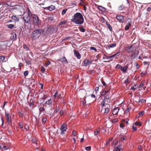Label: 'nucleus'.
<instances>
[{
	"label": "nucleus",
	"mask_w": 151,
	"mask_h": 151,
	"mask_svg": "<svg viewBox=\"0 0 151 151\" xmlns=\"http://www.w3.org/2000/svg\"><path fill=\"white\" fill-rule=\"evenodd\" d=\"M144 111H140L139 112V114L140 116L141 115L142 116L143 114H144Z\"/></svg>",
	"instance_id": "61"
},
{
	"label": "nucleus",
	"mask_w": 151,
	"mask_h": 151,
	"mask_svg": "<svg viewBox=\"0 0 151 151\" xmlns=\"http://www.w3.org/2000/svg\"><path fill=\"white\" fill-rule=\"evenodd\" d=\"M23 48L24 49H26L28 51L29 50V48L25 44L23 45Z\"/></svg>",
	"instance_id": "42"
},
{
	"label": "nucleus",
	"mask_w": 151,
	"mask_h": 151,
	"mask_svg": "<svg viewBox=\"0 0 151 151\" xmlns=\"http://www.w3.org/2000/svg\"><path fill=\"white\" fill-rule=\"evenodd\" d=\"M127 20L128 21V22L127 24L126 25L130 26L132 24V21L131 19L130 18H128Z\"/></svg>",
	"instance_id": "21"
},
{
	"label": "nucleus",
	"mask_w": 151,
	"mask_h": 151,
	"mask_svg": "<svg viewBox=\"0 0 151 151\" xmlns=\"http://www.w3.org/2000/svg\"><path fill=\"white\" fill-rule=\"evenodd\" d=\"M124 6L123 4H122L118 7V9L119 10L121 11L124 8Z\"/></svg>",
	"instance_id": "33"
},
{
	"label": "nucleus",
	"mask_w": 151,
	"mask_h": 151,
	"mask_svg": "<svg viewBox=\"0 0 151 151\" xmlns=\"http://www.w3.org/2000/svg\"><path fill=\"white\" fill-rule=\"evenodd\" d=\"M139 53V52L138 51L137 53H132L130 56V57L131 59H134L136 57H137V55Z\"/></svg>",
	"instance_id": "14"
},
{
	"label": "nucleus",
	"mask_w": 151,
	"mask_h": 151,
	"mask_svg": "<svg viewBox=\"0 0 151 151\" xmlns=\"http://www.w3.org/2000/svg\"><path fill=\"white\" fill-rule=\"evenodd\" d=\"M39 109L40 112V115L41 114V113L43 112H45V109L44 107H42L39 106Z\"/></svg>",
	"instance_id": "19"
},
{
	"label": "nucleus",
	"mask_w": 151,
	"mask_h": 151,
	"mask_svg": "<svg viewBox=\"0 0 151 151\" xmlns=\"http://www.w3.org/2000/svg\"><path fill=\"white\" fill-rule=\"evenodd\" d=\"M5 116L6 117V120L7 121H11L12 119L11 117L9 116V114L6 113V112H5Z\"/></svg>",
	"instance_id": "16"
},
{
	"label": "nucleus",
	"mask_w": 151,
	"mask_h": 151,
	"mask_svg": "<svg viewBox=\"0 0 151 151\" xmlns=\"http://www.w3.org/2000/svg\"><path fill=\"white\" fill-rule=\"evenodd\" d=\"M24 60L26 63L28 65H31V60H30V58H25Z\"/></svg>",
	"instance_id": "15"
},
{
	"label": "nucleus",
	"mask_w": 151,
	"mask_h": 151,
	"mask_svg": "<svg viewBox=\"0 0 151 151\" xmlns=\"http://www.w3.org/2000/svg\"><path fill=\"white\" fill-rule=\"evenodd\" d=\"M79 30L80 31L82 32H85V29L83 27H80L79 28Z\"/></svg>",
	"instance_id": "48"
},
{
	"label": "nucleus",
	"mask_w": 151,
	"mask_h": 151,
	"mask_svg": "<svg viewBox=\"0 0 151 151\" xmlns=\"http://www.w3.org/2000/svg\"><path fill=\"white\" fill-rule=\"evenodd\" d=\"M86 97H85V96L84 97V100H83V101H82V104H83V105L85 104L86 103Z\"/></svg>",
	"instance_id": "49"
},
{
	"label": "nucleus",
	"mask_w": 151,
	"mask_h": 151,
	"mask_svg": "<svg viewBox=\"0 0 151 151\" xmlns=\"http://www.w3.org/2000/svg\"><path fill=\"white\" fill-rule=\"evenodd\" d=\"M52 103V101L51 99H50L48 101H46L44 103V105L46 106V105H50Z\"/></svg>",
	"instance_id": "18"
},
{
	"label": "nucleus",
	"mask_w": 151,
	"mask_h": 151,
	"mask_svg": "<svg viewBox=\"0 0 151 151\" xmlns=\"http://www.w3.org/2000/svg\"><path fill=\"white\" fill-rule=\"evenodd\" d=\"M11 18L12 19L16 21L17 22H18L19 21V19L16 16H12L11 17Z\"/></svg>",
	"instance_id": "20"
},
{
	"label": "nucleus",
	"mask_w": 151,
	"mask_h": 151,
	"mask_svg": "<svg viewBox=\"0 0 151 151\" xmlns=\"http://www.w3.org/2000/svg\"><path fill=\"white\" fill-rule=\"evenodd\" d=\"M129 26H127V25H126L125 27V30L126 31H127L129 29Z\"/></svg>",
	"instance_id": "55"
},
{
	"label": "nucleus",
	"mask_w": 151,
	"mask_h": 151,
	"mask_svg": "<svg viewBox=\"0 0 151 151\" xmlns=\"http://www.w3.org/2000/svg\"><path fill=\"white\" fill-rule=\"evenodd\" d=\"M116 18L120 22L123 23L124 22V19L123 16L122 15H117Z\"/></svg>",
	"instance_id": "5"
},
{
	"label": "nucleus",
	"mask_w": 151,
	"mask_h": 151,
	"mask_svg": "<svg viewBox=\"0 0 151 151\" xmlns=\"http://www.w3.org/2000/svg\"><path fill=\"white\" fill-rule=\"evenodd\" d=\"M112 139H109V140L106 142V145H108L109 144L111 141Z\"/></svg>",
	"instance_id": "44"
},
{
	"label": "nucleus",
	"mask_w": 151,
	"mask_h": 151,
	"mask_svg": "<svg viewBox=\"0 0 151 151\" xmlns=\"http://www.w3.org/2000/svg\"><path fill=\"white\" fill-rule=\"evenodd\" d=\"M45 70V68L42 66L41 67V71L42 73H43L44 72Z\"/></svg>",
	"instance_id": "58"
},
{
	"label": "nucleus",
	"mask_w": 151,
	"mask_h": 151,
	"mask_svg": "<svg viewBox=\"0 0 151 151\" xmlns=\"http://www.w3.org/2000/svg\"><path fill=\"white\" fill-rule=\"evenodd\" d=\"M109 93V91H105V90H103L102 91L101 94V96H104L106 95L107 93Z\"/></svg>",
	"instance_id": "22"
},
{
	"label": "nucleus",
	"mask_w": 151,
	"mask_h": 151,
	"mask_svg": "<svg viewBox=\"0 0 151 151\" xmlns=\"http://www.w3.org/2000/svg\"><path fill=\"white\" fill-rule=\"evenodd\" d=\"M132 46L133 45H132L130 46H128L126 48V51L128 53H130L133 52V50L132 49Z\"/></svg>",
	"instance_id": "10"
},
{
	"label": "nucleus",
	"mask_w": 151,
	"mask_h": 151,
	"mask_svg": "<svg viewBox=\"0 0 151 151\" xmlns=\"http://www.w3.org/2000/svg\"><path fill=\"white\" fill-rule=\"evenodd\" d=\"M90 49L92 50H94L95 52H97V50L96 48L94 47H90Z\"/></svg>",
	"instance_id": "52"
},
{
	"label": "nucleus",
	"mask_w": 151,
	"mask_h": 151,
	"mask_svg": "<svg viewBox=\"0 0 151 151\" xmlns=\"http://www.w3.org/2000/svg\"><path fill=\"white\" fill-rule=\"evenodd\" d=\"M52 33V30L51 29L49 28H47L46 31L45 32H43V34L44 35L46 36L48 35L51 34Z\"/></svg>",
	"instance_id": "7"
},
{
	"label": "nucleus",
	"mask_w": 151,
	"mask_h": 151,
	"mask_svg": "<svg viewBox=\"0 0 151 151\" xmlns=\"http://www.w3.org/2000/svg\"><path fill=\"white\" fill-rule=\"evenodd\" d=\"M105 102L102 101L101 103V107L102 109L103 108L104 106H105Z\"/></svg>",
	"instance_id": "62"
},
{
	"label": "nucleus",
	"mask_w": 151,
	"mask_h": 151,
	"mask_svg": "<svg viewBox=\"0 0 151 151\" xmlns=\"http://www.w3.org/2000/svg\"><path fill=\"white\" fill-rule=\"evenodd\" d=\"M98 8L100 11H101L102 12H105L106 10L105 8L100 6H98Z\"/></svg>",
	"instance_id": "17"
},
{
	"label": "nucleus",
	"mask_w": 151,
	"mask_h": 151,
	"mask_svg": "<svg viewBox=\"0 0 151 151\" xmlns=\"http://www.w3.org/2000/svg\"><path fill=\"white\" fill-rule=\"evenodd\" d=\"M118 122V120L117 118L114 119L112 121V122L113 123H115Z\"/></svg>",
	"instance_id": "59"
},
{
	"label": "nucleus",
	"mask_w": 151,
	"mask_h": 151,
	"mask_svg": "<svg viewBox=\"0 0 151 151\" xmlns=\"http://www.w3.org/2000/svg\"><path fill=\"white\" fill-rule=\"evenodd\" d=\"M17 35L16 34L15 32L12 33L10 37V39L13 41H14L15 39H16Z\"/></svg>",
	"instance_id": "11"
},
{
	"label": "nucleus",
	"mask_w": 151,
	"mask_h": 151,
	"mask_svg": "<svg viewBox=\"0 0 151 151\" xmlns=\"http://www.w3.org/2000/svg\"><path fill=\"white\" fill-rule=\"evenodd\" d=\"M138 101H138L139 102H141V103H144V102H145V101H146L145 100V99H139V98Z\"/></svg>",
	"instance_id": "46"
},
{
	"label": "nucleus",
	"mask_w": 151,
	"mask_h": 151,
	"mask_svg": "<svg viewBox=\"0 0 151 151\" xmlns=\"http://www.w3.org/2000/svg\"><path fill=\"white\" fill-rule=\"evenodd\" d=\"M99 132H100V131L97 130L96 131H95L94 132V135L95 136H96L97 135V134Z\"/></svg>",
	"instance_id": "56"
},
{
	"label": "nucleus",
	"mask_w": 151,
	"mask_h": 151,
	"mask_svg": "<svg viewBox=\"0 0 151 151\" xmlns=\"http://www.w3.org/2000/svg\"><path fill=\"white\" fill-rule=\"evenodd\" d=\"M7 27L10 29H12L13 28L14 25L13 24H10L6 25Z\"/></svg>",
	"instance_id": "32"
},
{
	"label": "nucleus",
	"mask_w": 151,
	"mask_h": 151,
	"mask_svg": "<svg viewBox=\"0 0 151 151\" xmlns=\"http://www.w3.org/2000/svg\"><path fill=\"white\" fill-rule=\"evenodd\" d=\"M3 149H4L5 150H7L9 149V148L8 147H6V146H3Z\"/></svg>",
	"instance_id": "64"
},
{
	"label": "nucleus",
	"mask_w": 151,
	"mask_h": 151,
	"mask_svg": "<svg viewBox=\"0 0 151 151\" xmlns=\"http://www.w3.org/2000/svg\"><path fill=\"white\" fill-rule=\"evenodd\" d=\"M27 11L28 12V14L27 15H29V16H30L32 17V15L33 14H32V13L31 12V11H30L29 9V8H27Z\"/></svg>",
	"instance_id": "35"
},
{
	"label": "nucleus",
	"mask_w": 151,
	"mask_h": 151,
	"mask_svg": "<svg viewBox=\"0 0 151 151\" xmlns=\"http://www.w3.org/2000/svg\"><path fill=\"white\" fill-rule=\"evenodd\" d=\"M71 21L76 24L81 25L83 23L84 19L82 14L77 12L74 14Z\"/></svg>",
	"instance_id": "1"
},
{
	"label": "nucleus",
	"mask_w": 151,
	"mask_h": 151,
	"mask_svg": "<svg viewBox=\"0 0 151 151\" xmlns=\"http://www.w3.org/2000/svg\"><path fill=\"white\" fill-rule=\"evenodd\" d=\"M119 110V107L115 108L113 109V114L115 115L118 112Z\"/></svg>",
	"instance_id": "13"
},
{
	"label": "nucleus",
	"mask_w": 151,
	"mask_h": 151,
	"mask_svg": "<svg viewBox=\"0 0 151 151\" xmlns=\"http://www.w3.org/2000/svg\"><path fill=\"white\" fill-rule=\"evenodd\" d=\"M67 23V21L66 20L63 21L61 22H60L59 23V25H62L63 24H64Z\"/></svg>",
	"instance_id": "39"
},
{
	"label": "nucleus",
	"mask_w": 151,
	"mask_h": 151,
	"mask_svg": "<svg viewBox=\"0 0 151 151\" xmlns=\"http://www.w3.org/2000/svg\"><path fill=\"white\" fill-rule=\"evenodd\" d=\"M47 120V119L46 118H44L42 119V124L43 125H44L45 123L46 122Z\"/></svg>",
	"instance_id": "34"
},
{
	"label": "nucleus",
	"mask_w": 151,
	"mask_h": 151,
	"mask_svg": "<svg viewBox=\"0 0 151 151\" xmlns=\"http://www.w3.org/2000/svg\"><path fill=\"white\" fill-rule=\"evenodd\" d=\"M128 68L127 66H124V67H122V68H121V70L123 72H126Z\"/></svg>",
	"instance_id": "23"
},
{
	"label": "nucleus",
	"mask_w": 151,
	"mask_h": 151,
	"mask_svg": "<svg viewBox=\"0 0 151 151\" xmlns=\"http://www.w3.org/2000/svg\"><path fill=\"white\" fill-rule=\"evenodd\" d=\"M116 44L115 43H113L111 44L108 47V49H109L111 48H113L116 46Z\"/></svg>",
	"instance_id": "27"
},
{
	"label": "nucleus",
	"mask_w": 151,
	"mask_h": 151,
	"mask_svg": "<svg viewBox=\"0 0 151 151\" xmlns=\"http://www.w3.org/2000/svg\"><path fill=\"white\" fill-rule=\"evenodd\" d=\"M44 31L40 29L35 30L31 34V38L32 40H35L38 38L42 34Z\"/></svg>",
	"instance_id": "2"
},
{
	"label": "nucleus",
	"mask_w": 151,
	"mask_h": 151,
	"mask_svg": "<svg viewBox=\"0 0 151 151\" xmlns=\"http://www.w3.org/2000/svg\"><path fill=\"white\" fill-rule=\"evenodd\" d=\"M114 148H116V150H122V149L121 147V145H119L116 147H115Z\"/></svg>",
	"instance_id": "40"
},
{
	"label": "nucleus",
	"mask_w": 151,
	"mask_h": 151,
	"mask_svg": "<svg viewBox=\"0 0 151 151\" xmlns=\"http://www.w3.org/2000/svg\"><path fill=\"white\" fill-rule=\"evenodd\" d=\"M45 95H44L43 97L42 98H40V101L41 103H43L45 101V100L46 98Z\"/></svg>",
	"instance_id": "24"
},
{
	"label": "nucleus",
	"mask_w": 151,
	"mask_h": 151,
	"mask_svg": "<svg viewBox=\"0 0 151 151\" xmlns=\"http://www.w3.org/2000/svg\"><path fill=\"white\" fill-rule=\"evenodd\" d=\"M67 128V124L66 123H63L61 125L60 130L64 132L66 131Z\"/></svg>",
	"instance_id": "8"
},
{
	"label": "nucleus",
	"mask_w": 151,
	"mask_h": 151,
	"mask_svg": "<svg viewBox=\"0 0 151 151\" xmlns=\"http://www.w3.org/2000/svg\"><path fill=\"white\" fill-rule=\"evenodd\" d=\"M83 62L84 65L86 66L91 64L92 63V61L91 60H90L85 59L83 61Z\"/></svg>",
	"instance_id": "6"
},
{
	"label": "nucleus",
	"mask_w": 151,
	"mask_h": 151,
	"mask_svg": "<svg viewBox=\"0 0 151 151\" xmlns=\"http://www.w3.org/2000/svg\"><path fill=\"white\" fill-rule=\"evenodd\" d=\"M73 52L74 53V56L76 57L77 59H80L81 58V54L78 52L76 51V50H74Z\"/></svg>",
	"instance_id": "9"
},
{
	"label": "nucleus",
	"mask_w": 151,
	"mask_h": 151,
	"mask_svg": "<svg viewBox=\"0 0 151 151\" xmlns=\"http://www.w3.org/2000/svg\"><path fill=\"white\" fill-rule=\"evenodd\" d=\"M32 17L33 18V23L35 25L39 26L41 25V21L39 20L37 15L33 14Z\"/></svg>",
	"instance_id": "3"
},
{
	"label": "nucleus",
	"mask_w": 151,
	"mask_h": 151,
	"mask_svg": "<svg viewBox=\"0 0 151 151\" xmlns=\"http://www.w3.org/2000/svg\"><path fill=\"white\" fill-rule=\"evenodd\" d=\"M32 141L33 143H35L36 144H37V140L36 139H32Z\"/></svg>",
	"instance_id": "51"
},
{
	"label": "nucleus",
	"mask_w": 151,
	"mask_h": 151,
	"mask_svg": "<svg viewBox=\"0 0 151 151\" xmlns=\"http://www.w3.org/2000/svg\"><path fill=\"white\" fill-rule=\"evenodd\" d=\"M58 61H60L62 63H66L67 64L68 63L67 60L65 57H64L58 60Z\"/></svg>",
	"instance_id": "12"
},
{
	"label": "nucleus",
	"mask_w": 151,
	"mask_h": 151,
	"mask_svg": "<svg viewBox=\"0 0 151 151\" xmlns=\"http://www.w3.org/2000/svg\"><path fill=\"white\" fill-rule=\"evenodd\" d=\"M19 127H20L22 129L23 127V124L22 122H20L19 124Z\"/></svg>",
	"instance_id": "57"
},
{
	"label": "nucleus",
	"mask_w": 151,
	"mask_h": 151,
	"mask_svg": "<svg viewBox=\"0 0 151 151\" xmlns=\"http://www.w3.org/2000/svg\"><path fill=\"white\" fill-rule=\"evenodd\" d=\"M134 124L136 126H141L142 125V123L140 122H136Z\"/></svg>",
	"instance_id": "41"
},
{
	"label": "nucleus",
	"mask_w": 151,
	"mask_h": 151,
	"mask_svg": "<svg viewBox=\"0 0 151 151\" xmlns=\"http://www.w3.org/2000/svg\"><path fill=\"white\" fill-rule=\"evenodd\" d=\"M115 68H119V69H121V68H122V66H121L120 65H119V64H117L116 65Z\"/></svg>",
	"instance_id": "63"
},
{
	"label": "nucleus",
	"mask_w": 151,
	"mask_h": 151,
	"mask_svg": "<svg viewBox=\"0 0 151 151\" xmlns=\"http://www.w3.org/2000/svg\"><path fill=\"white\" fill-rule=\"evenodd\" d=\"M29 73V72L28 70H26L24 72V76H27Z\"/></svg>",
	"instance_id": "47"
},
{
	"label": "nucleus",
	"mask_w": 151,
	"mask_h": 151,
	"mask_svg": "<svg viewBox=\"0 0 151 151\" xmlns=\"http://www.w3.org/2000/svg\"><path fill=\"white\" fill-rule=\"evenodd\" d=\"M25 129L26 131H27L29 129V126L27 124H26L25 126Z\"/></svg>",
	"instance_id": "50"
},
{
	"label": "nucleus",
	"mask_w": 151,
	"mask_h": 151,
	"mask_svg": "<svg viewBox=\"0 0 151 151\" xmlns=\"http://www.w3.org/2000/svg\"><path fill=\"white\" fill-rule=\"evenodd\" d=\"M5 58L3 55L0 56V63H2L4 62Z\"/></svg>",
	"instance_id": "25"
},
{
	"label": "nucleus",
	"mask_w": 151,
	"mask_h": 151,
	"mask_svg": "<svg viewBox=\"0 0 151 151\" xmlns=\"http://www.w3.org/2000/svg\"><path fill=\"white\" fill-rule=\"evenodd\" d=\"M109 109L108 108H106L105 109V111H104V113L107 114L109 112Z\"/></svg>",
	"instance_id": "43"
},
{
	"label": "nucleus",
	"mask_w": 151,
	"mask_h": 151,
	"mask_svg": "<svg viewBox=\"0 0 151 151\" xmlns=\"http://www.w3.org/2000/svg\"><path fill=\"white\" fill-rule=\"evenodd\" d=\"M136 85H135L133 86L132 87H131V88H130V90H133L134 91L136 89Z\"/></svg>",
	"instance_id": "45"
},
{
	"label": "nucleus",
	"mask_w": 151,
	"mask_h": 151,
	"mask_svg": "<svg viewBox=\"0 0 151 151\" xmlns=\"http://www.w3.org/2000/svg\"><path fill=\"white\" fill-rule=\"evenodd\" d=\"M147 73V72L146 70L145 71H142L140 74V76L141 77H143Z\"/></svg>",
	"instance_id": "29"
},
{
	"label": "nucleus",
	"mask_w": 151,
	"mask_h": 151,
	"mask_svg": "<svg viewBox=\"0 0 151 151\" xmlns=\"http://www.w3.org/2000/svg\"><path fill=\"white\" fill-rule=\"evenodd\" d=\"M91 149V147L90 146L87 147L85 148V149L87 151H88L90 150Z\"/></svg>",
	"instance_id": "60"
},
{
	"label": "nucleus",
	"mask_w": 151,
	"mask_h": 151,
	"mask_svg": "<svg viewBox=\"0 0 151 151\" xmlns=\"http://www.w3.org/2000/svg\"><path fill=\"white\" fill-rule=\"evenodd\" d=\"M24 22V24H28L29 26L30 27L31 26V24L30 22V18L29 15H25L22 17Z\"/></svg>",
	"instance_id": "4"
},
{
	"label": "nucleus",
	"mask_w": 151,
	"mask_h": 151,
	"mask_svg": "<svg viewBox=\"0 0 151 151\" xmlns=\"http://www.w3.org/2000/svg\"><path fill=\"white\" fill-rule=\"evenodd\" d=\"M67 10L68 9H63L62 12V15H64L66 13Z\"/></svg>",
	"instance_id": "37"
},
{
	"label": "nucleus",
	"mask_w": 151,
	"mask_h": 151,
	"mask_svg": "<svg viewBox=\"0 0 151 151\" xmlns=\"http://www.w3.org/2000/svg\"><path fill=\"white\" fill-rule=\"evenodd\" d=\"M144 85V84L143 83H141L139 85V88H141Z\"/></svg>",
	"instance_id": "54"
},
{
	"label": "nucleus",
	"mask_w": 151,
	"mask_h": 151,
	"mask_svg": "<svg viewBox=\"0 0 151 151\" xmlns=\"http://www.w3.org/2000/svg\"><path fill=\"white\" fill-rule=\"evenodd\" d=\"M56 109L54 111V112L55 113H57L58 112L60 109V108L59 106H56Z\"/></svg>",
	"instance_id": "36"
},
{
	"label": "nucleus",
	"mask_w": 151,
	"mask_h": 151,
	"mask_svg": "<svg viewBox=\"0 0 151 151\" xmlns=\"http://www.w3.org/2000/svg\"><path fill=\"white\" fill-rule=\"evenodd\" d=\"M106 24L110 31H111L112 30V29L110 24H109L108 22H106Z\"/></svg>",
	"instance_id": "28"
},
{
	"label": "nucleus",
	"mask_w": 151,
	"mask_h": 151,
	"mask_svg": "<svg viewBox=\"0 0 151 151\" xmlns=\"http://www.w3.org/2000/svg\"><path fill=\"white\" fill-rule=\"evenodd\" d=\"M60 114L61 116H62L64 114V111L63 109H61L60 112Z\"/></svg>",
	"instance_id": "53"
},
{
	"label": "nucleus",
	"mask_w": 151,
	"mask_h": 151,
	"mask_svg": "<svg viewBox=\"0 0 151 151\" xmlns=\"http://www.w3.org/2000/svg\"><path fill=\"white\" fill-rule=\"evenodd\" d=\"M120 137L122 140L124 141L126 139V136L125 135H123L122 134H120Z\"/></svg>",
	"instance_id": "26"
},
{
	"label": "nucleus",
	"mask_w": 151,
	"mask_h": 151,
	"mask_svg": "<svg viewBox=\"0 0 151 151\" xmlns=\"http://www.w3.org/2000/svg\"><path fill=\"white\" fill-rule=\"evenodd\" d=\"M111 98L109 94H107L106 96L104 97V98L106 100H108Z\"/></svg>",
	"instance_id": "38"
},
{
	"label": "nucleus",
	"mask_w": 151,
	"mask_h": 151,
	"mask_svg": "<svg viewBox=\"0 0 151 151\" xmlns=\"http://www.w3.org/2000/svg\"><path fill=\"white\" fill-rule=\"evenodd\" d=\"M55 7L53 5H51L48 8V10L50 11H52L53 9H55Z\"/></svg>",
	"instance_id": "31"
},
{
	"label": "nucleus",
	"mask_w": 151,
	"mask_h": 151,
	"mask_svg": "<svg viewBox=\"0 0 151 151\" xmlns=\"http://www.w3.org/2000/svg\"><path fill=\"white\" fill-rule=\"evenodd\" d=\"M119 52H117L116 54H115L114 55H113L111 56H110V58L111 59L114 58H115V57L118 56L119 55H118L119 54Z\"/></svg>",
	"instance_id": "30"
}]
</instances>
